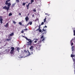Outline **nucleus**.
Segmentation results:
<instances>
[{
    "label": "nucleus",
    "instance_id": "nucleus-42",
    "mask_svg": "<svg viewBox=\"0 0 75 75\" xmlns=\"http://www.w3.org/2000/svg\"><path fill=\"white\" fill-rule=\"evenodd\" d=\"M32 17H34V14H33V15H32Z\"/></svg>",
    "mask_w": 75,
    "mask_h": 75
},
{
    "label": "nucleus",
    "instance_id": "nucleus-20",
    "mask_svg": "<svg viewBox=\"0 0 75 75\" xmlns=\"http://www.w3.org/2000/svg\"><path fill=\"white\" fill-rule=\"evenodd\" d=\"M73 61L74 62V63H75V57H74V59L72 58Z\"/></svg>",
    "mask_w": 75,
    "mask_h": 75
},
{
    "label": "nucleus",
    "instance_id": "nucleus-41",
    "mask_svg": "<svg viewBox=\"0 0 75 75\" xmlns=\"http://www.w3.org/2000/svg\"><path fill=\"white\" fill-rule=\"evenodd\" d=\"M40 30V29L39 28L36 30V31H38V30Z\"/></svg>",
    "mask_w": 75,
    "mask_h": 75
},
{
    "label": "nucleus",
    "instance_id": "nucleus-11",
    "mask_svg": "<svg viewBox=\"0 0 75 75\" xmlns=\"http://www.w3.org/2000/svg\"><path fill=\"white\" fill-rule=\"evenodd\" d=\"M16 48H17L16 51H18V52H19V50H20V48L17 47H16Z\"/></svg>",
    "mask_w": 75,
    "mask_h": 75
},
{
    "label": "nucleus",
    "instance_id": "nucleus-31",
    "mask_svg": "<svg viewBox=\"0 0 75 75\" xmlns=\"http://www.w3.org/2000/svg\"><path fill=\"white\" fill-rule=\"evenodd\" d=\"M44 38V35H42L41 37V39H42V38Z\"/></svg>",
    "mask_w": 75,
    "mask_h": 75
},
{
    "label": "nucleus",
    "instance_id": "nucleus-25",
    "mask_svg": "<svg viewBox=\"0 0 75 75\" xmlns=\"http://www.w3.org/2000/svg\"><path fill=\"white\" fill-rule=\"evenodd\" d=\"M39 31L40 33H41V32H42V30L41 29H39Z\"/></svg>",
    "mask_w": 75,
    "mask_h": 75
},
{
    "label": "nucleus",
    "instance_id": "nucleus-34",
    "mask_svg": "<svg viewBox=\"0 0 75 75\" xmlns=\"http://www.w3.org/2000/svg\"><path fill=\"white\" fill-rule=\"evenodd\" d=\"M44 22H42V23L41 24V25H44Z\"/></svg>",
    "mask_w": 75,
    "mask_h": 75
},
{
    "label": "nucleus",
    "instance_id": "nucleus-24",
    "mask_svg": "<svg viewBox=\"0 0 75 75\" xmlns=\"http://www.w3.org/2000/svg\"><path fill=\"white\" fill-rule=\"evenodd\" d=\"M30 53H31V54H33V50L31 51Z\"/></svg>",
    "mask_w": 75,
    "mask_h": 75
},
{
    "label": "nucleus",
    "instance_id": "nucleus-15",
    "mask_svg": "<svg viewBox=\"0 0 75 75\" xmlns=\"http://www.w3.org/2000/svg\"><path fill=\"white\" fill-rule=\"evenodd\" d=\"M38 41V39H35V41L34 42H35V43H36V42H37V41Z\"/></svg>",
    "mask_w": 75,
    "mask_h": 75
},
{
    "label": "nucleus",
    "instance_id": "nucleus-48",
    "mask_svg": "<svg viewBox=\"0 0 75 75\" xmlns=\"http://www.w3.org/2000/svg\"><path fill=\"white\" fill-rule=\"evenodd\" d=\"M23 37H24V36H23Z\"/></svg>",
    "mask_w": 75,
    "mask_h": 75
},
{
    "label": "nucleus",
    "instance_id": "nucleus-28",
    "mask_svg": "<svg viewBox=\"0 0 75 75\" xmlns=\"http://www.w3.org/2000/svg\"><path fill=\"white\" fill-rule=\"evenodd\" d=\"M26 4V3H23V6H25V5Z\"/></svg>",
    "mask_w": 75,
    "mask_h": 75
},
{
    "label": "nucleus",
    "instance_id": "nucleus-43",
    "mask_svg": "<svg viewBox=\"0 0 75 75\" xmlns=\"http://www.w3.org/2000/svg\"><path fill=\"white\" fill-rule=\"evenodd\" d=\"M19 15H20V16H21V13H19Z\"/></svg>",
    "mask_w": 75,
    "mask_h": 75
},
{
    "label": "nucleus",
    "instance_id": "nucleus-3",
    "mask_svg": "<svg viewBox=\"0 0 75 75\" xmlns=\"http://www.w3.org/2000/svg\"><path fill=\"white\" fill-rule=\"evenodd\" d=\"M41 41H40L38 43V46L39 47H36V49L37 50H40V47H41V45H42V44H41Z\"/></svg>",
    "mask_w": 75,
    "mask_h": 75
},
{
    "label": "nucleus",
    "instance_id": "nucleus-35",
    "mask_svg": "<svg viewBox=\"0 0 75 75\" xmlns=\"http://www.w3.org/2000/svg\"><path fill=\"white\" fill-rule=\"evenodd\" d=\"M24 52H26V53H27V51L26 50H24Z\"/></svg>",
    "mask_w": 75,
    "mask_h": 75
},
{
    "label": "nucleus",
    "instance_id": "nucleus-37",
    "mask_svg": "<svg viewBox=\"0 0 75 75\" xmlns=\"http://www.w3.org/2000/svg\"><path fill=\"white\" fill-rule=\"evenodd\" d=\"M40 26H41V25H40L39 26V29H40Z\"/></svg>",
    "mask_w": 75,
    "mask_h": 75
},
{
    "label": "nucleus",
    "instance_id": "nucleus-23",
    "mask_svg": "<svg viewBox=\"0 0 75 75\" xmlns=\"http://www.w3.org/2000/svg\"><path fill=\"white\" fill-rule=\"evenodd\" d=\"M46 19H47V18H45V19H44V23H45L46 21Z\"/></svg>",
    "mask_w": 75,
    "mask_h": 75
},
{
    "label": "nucleus",
    "instance_id": "nucleus-14",
    "mask_svg": "<svg viewBox=\"0 0 75 75\" xmlns=\"http://www.w3.org/2000/svg\"><path fill=\"white\" fill-rule=\"evenodd\" d=\"M72 40L71 41V46H72V45H73L74 44V43L72 42Z\"/></svg>",
    "mask_w": 75,
    "mask_h": 75
},
{
    "label": "nucleus",
    "instance_id": "nucleus-32",
    "mask_svg": "<svg viewBox=\"0 0 75 75\" xmlns=\"http://www.w3.org/2000/svg\"><path fill=\"white\" fill-rule=\"evenodd\" d=\"M19 24H20V25H22V23H21V22L19 23Z\"/></svg>",
    "mask_w": 75,
    "mask_h": 75
},
{
    "label": "nucleus",
    "instance_id": "nucleus-4",
    "mask_svg": "<svg viewBox=\"0 0 75 75\" xmlns=\"http://www.w3.org/2000/svg\"><path fill=\"white\" fill-rule=\"evenodd\" d=\"M34 0H31V3H29L28 4V5L26 6V7H27V9H28L29 8V6H30V4H32L33 3V2H34Z\"/></svg>",
    "mask_w": 75,
    "mask_h": 75
},
{
    "label": "nucleus",
    "instance_id": "nucleus-52",
    "mask_svg": "<svg viewBox=\"0 0 75 75\" xmlns=\"http://www.w3.org/2000/svg\"><path fill=\"white\" fill-rule=\"evenodd\" d=\"M21 58H23V57H21Z\"/></svg>",
    "mask_w": 75,
    "mask_h": 75
},
{
    "label": "nucleus",
    "instance_id": "nucleus-9",
    "mask_svg": "<svg viewBox=\"0 0 75 75\" xmlns=\"http://www.w3.org/2000/svg\"><path fill=\"white\" fill-rule=\"evenodd\" d=\"M29 49H30V50H33V46H31L29 48Z\"/></svg>",
    "mask_w": 75,
    "mask_h": 75
},
{
    "label": "nucleus",
    "instance_id": "nucleus-45",
    "mask_svg": "<svg viewBox=\"0 0 75 75\" xmlns=\"http://www.w3.org/2000/svg\"><path fill=\"white\" fill-rule=\"evenodd\" d=\"M28 16H29V14H28Z\"/></svg>",
    "mask_w": 75,
    "mask_h": 75
},
{
    "label": "nucleus",
    "instance_id": "nucleus-22",
    "mask_svg": "<svg viewBox=\"0 0 75 75\" xmlns=\"http://www.w3.org/2000/svg\"><path fill=\"white\" fill-rule=\"evenodd\" d=\"M29 24H30V25H32V24H33V22L32 21L29 22Z\"/></svg>",
    "mask_w": 75,
    "mask_h": 75
},
{
    "label": "nucleus",
    "instance_id": "nucleus-21",
    "mask_svg": "<svg viewBox=\"0 0 75 75\" xmlns=\"http://www.w3.org/2000/svg\"><path fill=\"white\" fill-rule=\"evenodd\" d=\"M12 16V13H10L8 14V16Z\"/></svg>",
    "mask_w": 75,
    "mask_h": 75
},
{
    "label": "nucleus",
    "instance_id": "nucleus-12",
    "mask_svg": "<svg viewBox=\"0 0 75 75\" xmlns=\"http://www.w3.org/2000/svg\"><path fill=\"white\" fill-rule=\"evenodd\" d=\"M28 54L27 55V56H29L31 55V53H30V52H29V51H28Z\"/></svg>",
    "mask_w": 75,
    "mask_h": 75
},
{
    "label": "nucleus",
    "instance_id": "nucleus-8",
    "mask_svg": "<svg viewBox=\"0 0 75 75\" xmlns=\"http://www.w3.org/2000/svg\"><path fill=\"white\" fill-rule=\"evenodd\" d=\"M4 26L5 27H8V22L6 23V25H5Z\"/></svg>",
    "mask_w": 75,
    "mask_h": 75
},
{
    "label": "nucleus",
    "instance_id": "nucleus-26",
    "mask_svg": "<svg viewBox=\"0 0 75 75\" xmlns=\"http://www.w3.org/2000/svg\"><path fill=\"white\" fill-rule=\"evenodd\" d=\"M45 38H43V39L41 40V42H42V41H44V40H45Z\"/></svg>",
    "mask_w": 75,
    "mask_h": 75
},
{
    "label": "nucleus",
    "instance_id": "nucleus-10",
    "mask_svg": "<svg viewBox=\"0 0 75 75\" xmlns=\"http://www.w3.org/2000/svg\"><path fill=\"white\" fill-rule=\"evenodd\" d=\"M45 30H44V28H43L42 30V32H43V31H44V32H45V34H46V31Z\"/></svg>",
    "mask_w": 75,
    "mask_h": 75
},
{
    "label": "nucleus",
    "instance_id": "nucleus-44",
    "mask_svg": "<svg viewBox=\"0 0 75 75\" xmlns=\"http://www.w3.org/2000/svg\"><path fill=\"white\" fill-rule=\"evenodd\" d=\"M28 24H29V23H28L27 24V25L26 26H27V25H28Z\"/></svg>",
    "mask_w": 75,
    "mask_h": 75
},
{
    "label": "nucleus",
    "instance_id": "nucleus-7",
    "mask_svg": "<svg viewBox=\"0 0 75 75\" xmlns=\"http://www.w3.org/2000/svg\"><path fill=\"white\" fill-rule=\"evenodd\" d=\"M11 38H10V36L8 37V39H6V41H11Z\"/></svg>",
    "mask_w": 75,
    "mask_h": 75
},
{
    "label": "nucleus",
    "instance_id": "nucleus-50",
    "mask_svg": "<svg viewBox=\"0 0 75 75\" xmlns=\"http://www.w3.org/2000/svg\"><path fill=\"white\" fill-rule=\"evenodd\" d=\"M26 3H28V2H27Z\"/></svg>",
    "mask_w": 75,
    "mask_h": 75
},
{
    "label": "nucleus",
    "instance_id": "nucleus-39",
    "mask_svg": "<svg viewBox=\"0 0 75 75\" xmlns=\"http://www.w3.org/2000/svg\"><path fill=\"white\" fill-rule=\"evenodd\" d=\"M44 28H47V26H45V27H43Z\"/></svg>",
    "mask_w": 75,
    "mask_h": 75
},
{
    "label": "nucleus",
    "instance_id": "nucleus-47",
    "mask_svg": "<svg viewBox=\"0 0 75 75\" xmlns=\"http://www.w3.org/2000/svg\"><path fill=\"white\" fill-rule=\"evenodd\" d=\"M27 27V26H25V28H26Z\"/></svg>",
    "mask_w": 75,
    "mask_h": 75
},
{
    "label": "nucleus",
    "instance_id": "nucleus-36",
    "mask_svg": "<svg viewBox=\"0 0 75 75\" xmlns=\"http://www.w3.org/2000/svg\"><path fill=\"white\" fill-rule=\"evenodd\" d=\"M28 30V29H27V28H26L25 29H24V30L25 31H27Z\"/></svg>",
    "mask_w": 75,
    "mask_h": 75
},
{
    "label": "nucleus",
    "instance_id": "nucleus-49",
    "mask_svg": "<svg viewBox=\"0 0 75 75\" xmlns=\"http://www.w3.org/2000/svg\"><path fill=\"white\" fill-rule=\"evenodd\" d=\"M45 14H47V13H45Z\"/></svg>",
    "mask_w": 75,
    "mask_h": 75
},
{
    "label": "nucleus",
    "instance_id": "nucleus-40",
    "mask_svg": "<svg viewBox=\"0 0 75 75\" xmlns=\"http://www.w3.org/2000/svg\"><path fill=\"white\" fill-rule=\"evenodd\" d=\"M72 51H74V47L73 46L72 47Z\"/></svg>",
    "mask_w": 75,
    "mask_h": 75
},
{
    "label": "nucleus",
    "instance_id": "nucleus-46",
    "mask_svg": "<svg viewBox=\"0 0 75 75\" xmlns=\"http://www.w3.org/2000/svg\"><path fill=\"white\" fill-rule=\"evenodd\" d=\"M74 74H75V70H74Z\"/></svg>",
    "mask_w": 75,
    "mask_h": 75
},
{
    "label": "nucleus",
    "instance_id": "nucleus-13",
    "mask_svg": "<svg viewBox=\"0 0 75 75\" xmlns=\"http://www.w3.org/2000/svg\"><path fill=\"white\" fill-rule=\"evenodd\" d=\"M14 52V50H11V52H10V54H13V53Z\"/></svg>",
    "mask_w": 75,
    "mask_h": 75
},
{
    "label": "nucleus",
    "instance_id": "nucleus-30",
    "mask_svg": "<svg viewBox=\"0 0 75 75\" xmlns=\"http://www.w3.org/2000/svg\"><path fill=\"white\" fill-rule=\"evenodd\" d=\"M74 35L75 36V30H74Z\"/></svg>",
    "mask_w": 75,
    "mask_h": 75
},
{
    "label": "nucleus",
    "instance_id": "nucleus-17",
    "mask_svg": "<svg viewBox=\"0 0 75 75\" xmlns=\"http://www.w3.org/2000/svg\"><path fill=\"white\" fill-rule=\"evenodd\" d=\"M16 5V3L13 4H12V6L13 7H14Z\"/></svg>",
    "mask_w": 75,
    "mask_h": 75
},
{
    "label": "nucleus",
    "instance_id": "nucleus-6",
    "mask_svg": "<svg viewBox=\"0 0 75 75\" xmlns=\"http://www.w3.org/2000/svg\"><path fill=\"white\" fill-rule=\"evenodd\" d=\"M25 20L27 22L28 21V20H29V18L27 16H26V17L25 18Z\"/></svg>",
    "mask_w": 75,
    "mask_h": 75
},
{
    "label": "nucleus",
    "instance_id": "nucleus-51",
    "mask_svg": "<svg viewBox=\"0 0 75 75\" xmlns=\"http://www.w3.org/2000/svg\"><path fill=\"white\" fill-rule=\"evenodd\" d=\"M1 42H0V43H1Z\"/></svg>",
    "mask_w": 75,
    "mask_h": 75
},
{
    "label": "nucleus",
    "instance_id": "nucleus-29",
    "mask_svg": "<svg viewBox=\"0 0 75 75\" xmlns=\"http://www.w3.org/2000/svg\"><path fill=\"white\" fill-rule=\"evenodd\" d=\"M16 1L17 3H19V0H16Z\"/></svg>",
    "mask_w": 75,
    "mask_h": 75
},
{
    "label": "nucleus",
    "instance_id": "nucleus-2",
    "mask_svg": "<svg viewBox=\"0 0 75 75\" xmlns=\"http://www.w3.org/2000/svg\"><path fill=\"white\" fill-rule=\"evenodd\" d=\"M26 40L28 41L27 42V45H31L33 40H31V39H28L27 37H25Z\"/></svg>",
    "mask_w": 75,
    "mask_h": 75
},
{
    "label": "nucleus",
    "instance_id": "nucleus-53",
    "mask_svg": "<svg viewBox=\"0 0 75 75\" xmlns=\"http://www.w3.org/2000/svg\"><path fill=\"white\" fill-rule=\"evenodd\" d=\"M0 54H1L0 53Z\"/></svg>",
    "mask_w": 75,
    "mask_h": 75
},
{
    "label": "nucleus",
    "instance_id": "nucleus-16",
    "mask_svg": "<svg viewBox=\"0 0 75 75\" xmlns=\"http://www.w3.org/2000/svg\"><path fill=\"white\" fill-rule=\"evenodd\" d=\"M10 36H13V35H14V33H12L11 34L9 35Z\"/></svg>",
    "mask_w": 75,
    "mask_h": 75
},
{
    "label": "nucleus",
    "instance_id": "nucleus-1",
    "mask_svg": "<svg viewBox=\"0 0 75 75\" xmlns=\"http://www.w3.org/2000/svg\"><path fill=\"white\" fill-rule=\"evenodd\" d=\"M11 0H7L6 1L5 4L6 5H7L8 6H6L3 7V9H5V10H7V11H8L9 9H10V7L11 4L10 3H8Z\"/></svg>",
    "mask_w": 75,
    "mask_h": 75
},
{
    "label": "nucleus",
    "instance_id": "nucleus-27",
    "mask_svg": "<svg viewBox=\"0 0 75 75\" xmlns=\"http://www.w3.org/2000/svg\"><path fill=\"white\" fill-rule=\"evenodd\" d=\"M13 23H14V24H16V21H13Z\"/></svg>",
    "mask_w": 75,
    "mask_h": 75
},
{
    "label": "nucleus",
    "instance_id": "nucleus-19",
    "mask_svg": "<svg viewBox=\"0 0 75 75\" xmlns=\"http://www.w3.org/2000/svg\"><path fill=\"white\" fill-rule=\"evenodd\" d=\"M71 57L72 58H73V57H75V55H74L73 54H71Z\"/></svg>",
    "mask_w": 75,
    "mask_h": 75
},
{
    "label": "nucleus",
    "instance_id": "nucleus-5",
    "mask_svg": "<svg viewBox=\"0 0 75 75\" xmlns=\"http://www.w3.org/2000/svg\"><path fill=\"white\" fill-rule=\"evenodd\" d=\"M3 16H0V21L1 24H2L3 23Z\"/></svg>",
    "mask_w": 75,
    "mask_h": 75
},
{
    "label": "nucleus",
    "instance_id": "nucleus-33",
    "mask_svg": "<svg viewBox=\"0 0 75 75\" xmlns=\"http://www.w3.org/2000/svg\"><path fill=\"white\" fill-rule=\"evenodd\" d=\"M33 11L34 12H35V11H36V10H35V9H33Z\"/></svg>",
    "mask_w": 75,
    "mask_h": 75
},
{
    "label": "nucleus",
    "instance_id": "nucleus-18",
    "mask_svg": "<svg viewBox=\"0 0 75 75\" xmlns=\"http://www.w3.org/2000/svg\"><path fill=\"white\" fill-rule=\"evenodd\" d=\"M11 49L12 50L14 51V47H11Z\"/></svg>",
    "mask_w": 75,
    "mask_h": 75
},
{
    "label": "nucleus",
    "instance_id": "nucleus-38",
    "mask_svg": "<svg viewBox=\"0 0 75 75\" xmlns=\"http://www.w3.org/2000/svg\"><path fill=\"white\" fill-rule=\"evenodd\" d=\"M21 33H24V31H23V30H22L21 31Z\"/></svg>",
    "mask_w": 75,
    "mask_h": 75
}]
</instances>
